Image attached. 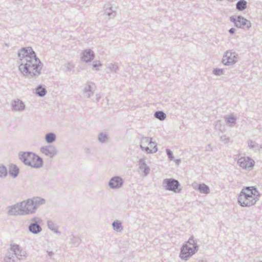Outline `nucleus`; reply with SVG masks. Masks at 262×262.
I'll use <instances>...</instances> for the list:
<instances>
[{"instance_id":"nucleus-1","label":"nucleus","mask_w":262,"mask_h":262,"mask_svg":"<svg viewBox=\"0 0 262 262\" xmlns=\"http://www.w3.org/2000/svg\"><path fill=\"white\" fill-rule=\"evenodd\" d=\"M21 63L20 71L24 74L38 73L41 62L31 48L22 49L18 54Z\"/></svg>"},{"instance_id":"nucleus-2","label":"nucleus","mask_w":262,"mask_h":262,"mask_svg":"<svg viewBox=\"0 0 262 262\" xmlns=\"http://www.w3.org/2000/svg\"><path fill=\"white\" fill-rule=\"evenodd\" d=\"M45 203V200L36 198L32 200L23 201L15 206L18 214H26L33 213L39 206Z\"/></svg>"},{"instance_id":"nucleus-3","label":"nucleus","mask_w":262,"mask_h":262,"mask_svg":"<svg viewBox=\"0 0 262 262\" xmlns=\"http://www.w3.org/2000/svg\"><path fill=\"white\" fill-rule=\"evenodd\" d=\"M259 196V192L255 188L248 187L242 190L238 200L241 206H250L256 202Z\"/></svg>"},{"instance_id":"nucleus-4","label":"nucleus","mask_w":262,"mask_h":262,"mask_svg":"<svg viewBox=\"0 0 262 262\" xmlns=\"http://www.w3.org/2000/svg\"><path fill=\"white\" fill-rule=\"evenodd\" d=\"M19 158L25 164L33 168H39L43 164L42 159L31 152H23L20 155Z\"/></svg>"},{"instance_id":"nucleus-5","label":"nucleus","mask_w":262,"mask_h":262,"mask_svg":"<svg viewBox=\"0 0 262 262\" xmlns=\"http://www.w3.org/2000/svg\"><path fill=\"white\" fill-rule=\"evenodd\" d=\"M198 250L196 243L194 239L189 238L182 247L180 257L187 259L193 255Z\"/></svg>"},{"instance_id":"nucleus-6","label":"nucleus","mask_w":262,"mask_h":262,"mask_svg":"<svg viewBox=\"0 0 262 262\" xmlns=\"http://www.w3.org/2000/svg\"><path fill=\"white\" fill-rule=\"evenodd\" d=\"M141 147L147 153L155 152L157 150L155 142L151 138L144 137L141 141Z\"/></svg>"},{"instance_id":"nucleus-7","label":"nucleus","mask_w":262,"mask_h":262,"mask_svg":"<svg viewBox=\"0 0 262 262\" xmlns=\"http://www.w3.org/2000/svg\"><path fill=\"white\" fill-rule=\"evenodd\" d=\"M238 163L241 167L244 169L252 168L254 165V161L249 157H242L238 160Z\"/></svg>"},{"instance_id":"nucleus-8","label":"nucleus","mask_w":262,"mask_h":262,"mask_svg":"<svg viewBox=\"0 0 262 262\" xmlns=\"http://www.w3.org/2000/svg\"><path fill=\"white\" fill-rule=\"evenodd\" d=\"M166 184V189L174 192H179V183L177 181L171 179H166L164 181Z\"/></svg>"},{"instance_id":"nucleus-9","label":"nucleus","mask_w":262,"mask_h":262,"mask_svg":"<svg viewBox=\"0 0 262 262\" xmlns=\"http://www.w3.org/2000/svg\"><path fill=\"white\" fill-rule=\"evenodd\" d=\"M236 61V57L234 53L227 52L223 58V63L225 64H230L235 63Z\"/></svg>"},{"instance_id":"nucleus-10","label":"nucleus","mask_w":262,"mask_h":262,"mask_svg":"<svg viewBox=\"0 0 262 262\" xmlns=\"http://www.w3.org/2000/svg\"><path fill=\"white\" fill-rule=\"evenodd\" d=\"M41 152L45 156L52 158L56 154L55 148L52 146L43 147L41 148Z\"/></svg>"},{"instance_id":"nucleus-11","label":"nucleus","mask_w":262,"mask_h":262,"mask_svg":"<svg viewBox=\"0 0 262 262\" xmlns=\"http://www.w3.org/2000/svg\"><path fill=\"white\" fill-rule=\"evenodd\" d=\"M234 23L236 27H249L250 26V23L249 21L243 17H238L236 19H234Z\"/></svg>"},{"instance_id":"nucleus-12","label":"nucleus","mask_w":262,"mask_h":262,"mask_svg":"<svg viewBox=\"0 0 262 262\" xmlns=\"http://www.w3.org/2000/svg\"><path fill=\"white\" fill-rule=\"evenodd\" d=\"M122 185V179L119 177H114L112 178L109 183L110 187L113 188H118Z\"/></svg>"},{"instance_id":"nucleus-13","label":"nucleus","mask_w":262,"mask_h":262,"mask_svg":"<svg viewBox=\"0 0 262 262\" xmlns=\"http://www.w3.org/2000/svg\"><path fill=\"white\" fill-rule=\"evenodd\" d=\"M94 58L93 53L90 50H85L82 57V60L85 62L90 61Z\"/></svg>"},{"instance_id":"nucleus-14","label":"nucleus","mask_w":262,"mask_h":262,"mask_svg":"<svg viewBox=\"0 0 262 262\" xmlns=\"http://www.w3.org/2000/svg\"><path fill=\"white\" fill-rule=\"evenodd\" d=\"M19 172V169L14 164H11L9 166V173L11 176L15 177L17 176Z\"/></svg>"},{"instance_id":"nucleus-15","label":"nucleus","mask_w":262,"mask_h":262,"mask_svg":"<svg viewBox=\"0 0 262 262\" xmlns=\"http://www.w3.org/2000/svg\"><path fill=\"white\" fill-rule=\"evenodd\" d=\"M14 109L16 111H20L24 110L25 106L24 103L20 101H15L13 105Z\"/></svg>"},{"instance_id":"nucleus-16","label":"nucleus","mask_w":262,"mask_h":262,"mask_svg":"<svg viewBox=\"0 0 262 262\" xmlns=\"http://www.w3.org/2000/svg\"><path fill=\"white\" fill-rule=\"evenodd\" d=\"M246 6L247 2L245 0H241L236 4V8L239 11L244 10Z\"/></svg>"},{"instance_id":"nucleus-17","label":"nucleus","mask_w":262,"mask_h":262,"mask_svg":"<svg viewBox=\"0 0 262 262\" xmlns=\"http://www.w3.org/2000/svg\"><path fill=\"white\" fill-rule=\"evenodd\" d=\"M30 230L33 233H36L41 230L40 227L36 224H32L29 227Z\"/></svg>"},{"instance_id":"nucleus-18","label":"nucleus","mask_w":262,"mask_h":262,"mask_svg":"<svg viewBox=\"0 0 262 262\" xmlns=\"http://www.w3.org/2000/svg\"><path fill=\"white\" fill-rule=\"evenodd\" d=\"M45 139L47 142L51 143L55 140V135L52 133L48 134L46 135Z\"/></svg>"},{"instance_id":"nucleus-19","label":"nucleus","mask_w":262,"mask_h":262,"mask_svg":"<svg viewBox=\"0 0 262 262\" xmlns=\"http://www.w3.org/2000/svg\"><path fill=\"white\" fill-rule=\"evenodd\" d=\"M199 189L201 192L205 193H208L209 192V187L204 184H200L199 187Z\"/></svg>"},{"instance_id":"nucleus-20","label":"nucleus","mask_w":262,"mask_h":262,"mask_svg":"<svg viewBox=\"0 0 262 262\" xmlns=\"http://www.w3.org/2000/svg\"><path fill=\"white\" fill-rule=\"evenodd\" d=\"M36 93L40 96H43L46 94V90L44 88L39 86L36 90Z\"/></svg>"},{"instance_id":"nucleus-21","label":"nucleus","mask_w":262,"mask_h":262,"mask_svg":"<svg viewBox=\"0 0 262 262\" xmlns=\"http://www.w3.org/2000/svg\"><path fill=\"white\" fill-rule=\"evenodd\" d=\"M155 115L156 118L161 120H163L166 117L165 114L162 112H157L156 113Z\"/></svg>"},{"instance_id":"nucleus-22","label":"nucleus","mask_w":262,"mask_h":262,"mask_svg":"<svg viewBox=\"0 0 262 262\" xmlns=\"http://www.w3.org/2000/svg\"><path fill=\"white\" fill-rule=\"evenodd\" d=\"M7 174V168L4 166H0V177H5Z\"/></svg>"},{"instance_id":"nucleus-23","label":"nucleus","mask_w":262,"mask_h":262,"mask_svg":"<svg viewBox=\"0 0 262 262\" xmlns=\"http://www.w3.org/2000/svg\"><path fill=\"white\" fill-rule=\"evenodd\" d=\"M113 225L115 230H116L117 231L120 230L121 224L119 222H114Z\"/></svg>"},{"instance_id":"nucleus-24","label":"nucleus","mask_w":262,"mask_h":262,"mask_svg":"<svg viewBox=\"0 0 262 262\" xmlns=\"http://www.w3.org/2000/svg\"><path fill=\"white\" fill-rule=\"evenodd\" d=\"M213 73L215 75H220L223 74V71L222 69H216L214 70Z\"/></svg>"},{"instance_id":"nucleus-25","label":"nucleus","mask_w":262,"mask_h":262,"mask_svg":"<svg viewBox=\"0 0 262 262\" xmlns=\"http://www.w3.org/2000/svg\"><path fill=\"white\" fill-rule=\"evenodd\" d=\"M12 249H13L14 250H15V249H17V250H19V248H18V246H14H14H13L12 247Z\"/></svg>"},{"instance_id":"nucleus-26","label":"nucleus","mask_w":262,"mask_h":262,"mask_svg":"<svg viewBox=\"0 0 262 262\" xmlns=\"http://www.w3.org/2000/svg\"><path fill=\"white\" fill-rule=\"evenodd\" d=\"M235 31V29L234 28H231V29H230L229 30V32L231 33H233Z\"/></svg>"},{"instance_id":"nucleus-27","label":"nucleus","mask_w":262,"mask_h":262,"mask_svg":"<svg viewBox=\"0 0 262 262\" xmlns=\"http://www.w3.org/2000/svg\"><path fill=\"white\" fill-rule=\"evenodd\" d=\"M167 152L168 155L169 156H171V151H170L169 150H167Z\"/></svg>"},{"instance_id":"nucleus-28","label":"nucleus","mask_w":262,"mask_h":262,"mask_svg":"<svg viewBox=\"0 0 262 262\" xmlns=\"http://www.w3.org/2000/svg\"><path fill=\"white\" fill-rule=\"evenodd\" d=\"M97 66H101V64H100V63H98V64H94V67H96Z\"/></svg>"}]
</instances>
